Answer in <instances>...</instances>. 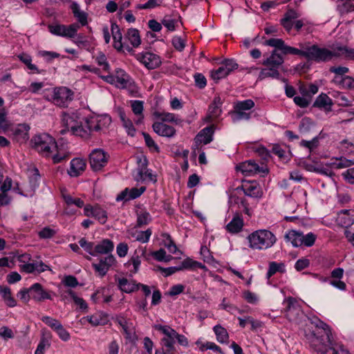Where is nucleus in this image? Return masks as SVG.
<instances>
[{"instance_id":"27","label":"nucleus","mask_w":354,"mask_h":354,"mask_svg":"<svg viewBox=\"0 0 354 354\" xmlns=\"http://www.w3.org/2000/svg\"><path fill=\"white\" fill-rule=\"evenodd\" d=\"M239 188H241L243 191L245 196L252 198L261 197L262 192L261 191V188L256 184L246 183L243 185L241 187H238V189Z\"/></svg>"},{"instance_id":"56","label":"nucleus","mask_w":354,"mask_h":354,"mask_svg":"<svg viewBox=\"0 0 354 354\" xmlns=\"http://www.w3.org/2000/svg\"><path fill=\"white\" fill-rule=\"evenodd\" d=\"M62 282L65 286L70 288H75L79 284L77 278L73 275L65 276Z\"/></svg>"},{"instance_id":"40","label":"nucleus","mask_w":354,"mask_h":354,"mask_svg":"<svg viewBox=\"0 0 354 354\" xmlns=\"http://www.w3.org/2000/svg\"><path fill=\"white\" fill-rule=\"evenodd\" d=\"M180 270H196V268H203L205 266L201 263L194 261L190 258H187L183 260L179 266Z\"/></svg>"},{"instance_id":"60","label":"nucleus","mask_w":354,"mask_h":354,"mask_svg":"<svg viewBox=\"0 0 354 354\" xmlns=\"http://www.w3.org/2000/svg\"><path fill=\"white\" fill-rule=\"evenodd\" d=\"M338 9L342 15L348 14L354 11V4L345 1L342 5L338 6Z\"/></svg>"},{"instance_id":"25","label":"nucleus","mask_w":354,"mask_h":354,"mask_svg":"<svg viewBox=\"0 0 354 354\" xmlns=\"http://www.w3.org/2000/svg\"><path fill=\"white\" fill-rule=\"evenodd\" d=\"M86 319L93 326L104 325L108 322V316L102 312H97L92 315L82 318V320Z\"/></svg>"},{"instance_id":"63","label":"nucleus","mask_w":354,"mask_h":354,"mask_svg":"<svg viewBox=\"0 0 354 354\" xmlns=\"http://www.w3.org/2000/svg\"><path fill=\"white\" fill-rule=\"evenodd\" d=\"M337 50L344 53L346 58L354 60V48H348L346 46H338Z\"/></svg>"},{"instance_id":"46","label":"nucleus","mask_w":354,"mask_h":354,"mask_svg":"<svg viewBox=\"0 0 354 354\" xmlns=\"http://www.w3.org/2000/svg\"><path fill=\"white\" fill-rule=\"evenodd\" d=\"M92 216L95 217L101 224H104L107 220L106 212L102 209L99 205L94 206Z\"/></svg>"},{"instance_id":"28","label":"nucleus","mask_w":354,"mask_h":354,"mask_svg":"<svg viewBox=\"0 0 354 354\" xmlns=\"http://www.w3.org/2000/svg\"><path fill=\"white\" fill-rule=\"evenodd\" d=\"M113 248L114 244L112 241L107 239H103L94 247L95 256L97 254H109L113 251Z\"/></svg>"},{"instance_id":"20","label":"nucleus","mask_w":354,"mask_h":354,"mask_svg":"<svg viewBox=\"0 0 354 354\" xmlns=\"http://www.w3.org/2000/svg\"><path fill=\"white\" fill-rule=\"evenodd\" d=\"M153 131L159 136L171 138L176 134V129L162 122H156L153 124Z\"/></svg>"},{"instance_id":"11","label":"nucleus","mask_w":354,"mask_h":354,"mask_svg":"<svg viewBox=\"0 0 354 354\" xmlns=\"http://www.w3.org/2000/svg\"><path fill=\"white\" fill-rule=\"evenodd\" d=\"M285 315L290 322H296L302 314L301 307L293 297H288L284 301Z\"/></svg>"},{"instance_id":"49","label":"nucleus","mask_w":354,"mask_h":354,"mask_svg":"<svg viewBox=\"0 0 354 354\" xmlns=\"http://www.w3.org/2000/svg\"><path fill=\"white\" fill-rule=\"evenodd\" d=\"M229 75L225 66L222 64L218 69L212 71L211 77L214 80H219Z\"/></svg>"},{"instance_id":"4","label":"nucleus","mask_w":354,"mask_h":354,"mask_svg":"<svg viewBox=\"0 0 354 354\" xmlns=\"http://www.w3.org/2000/svg\"><path fill=\"white\" fill-rule=\"evenodd\" d=\"M247 239L249 247L258 250L270 248L277 241L275 235L268 230H257L250 234Z\"/></svg>"},{"instance_id":"10","label":"nucleus","mask_w":354,"mask_h":354,"mask_svg":"<svg viewBox=\"0 0 354 354\" xmlns=\"http://www.w3.org/2000/svg\"><path fill=\"white\" fill-rule=\"evenodd\" d=\"M109 156L101 149H95L89 156V162L93 171L101 170L107 163Z\"/></svg>"},{"instance_id":"21","label":"nucleus","mask_w":354,"mask_h":354,"mask_svg":"<svg viewBox=\"0 0 354 354\" xmlns=\"http://www.w3.org/2000/svg\"><path fill=\"white\" fill-rule=\"evenodd\" d=\"M337 221L341 226L348 227L354 223V210L344 209L338 214Z\"/></svg>"},{"instance_id":"51","label":"nucleus","mask_w":354,"mask_h":354,"mask_svg":"<svg viewBox=\"0 0 354 354\" xmlns=\"http://www.w3.org/2000/svg\"><path fill=\"white\" fill-rule=\"evenodd\" d=\"M146 145L150 149H153L156 152H159L160 148L158 145L154 142L150 135L146 132L142 133Z\"/></svg>"},{"instance_id":"45","label":"nucleus","mask_w":354,"mask_h":354,"mask_svg":"<svg viewBox=\"0 0 354 354\" xmlns=\"http://www.w3.org/2000/svg\"><path fill=\"white\" fill-rule=\"evenodd\" d=\"M334 81L341 84L343 88L348 89L354 88V79L350 76L335 77Z\"/></svg>"},{"instance_id":"43","label":"nucleus","mask_w":354,"mask_h":354,"mask_svg":"<svg viewBox=\"0 0 354 354\" xmlns=\"http://www.w3.org/2000/svg\"><path fill=\"white\" fill-rule=\"evenodd\" d=\"M332 104L331 99L325 93H321L313 103L314 107L326 108Z\"/></svg>"},{"instance_id":"26","label":"nucleus","mask_w":354,"mask_h":354,"mask_svg":"<svg viewBox=\"0 0 354 354\" xmlns=\"http://www.w3.org/2000/svg\"><path fill=\"white\" fill-rule=\"evenodd\" d=\"M129 234L131 237L133 238L136 241L142 243H147L152 234V231L150 228L145 231H140L138 230L132 229L129 231Z\"/></svg>"},{"instance_id":"54","label":"nucleus","mask_w":354,"mask_h":354,"mask_svg":"<svg viewBox=\"0 0 354 354\" xmlns=\"http://www.w3.org/2000/svg\"><path fill=\"white\" fill-rule=\"evenodd\" d=\"M164 246L167 248L171 253L175 254L178 251L176 245L169 234H166V239L164 240Z\"/></svg>"},{"instance_id":"8","label":"nucleus","mask_w":354,"mask_h":354,"mask_svg":"<svg viewBox=\"0 0 354 354\" xmlns=\"http://www.w3.org/2000/svg\"><path fill=\"white\" fill-rule=\"evenodd\" d=\"M73 91L67 87L55 88L53 91V103L60 107H66L73 100Z\"/></svg>"},{"instance_id":"18","label":"nucleus","mask_w":354,"mask_h":354,"mask_svg":"<svg viewBox=\"0 0 354 354\" xmlns=\"http://www.w3.org/2000/svg\"><path fill=\"white\" fill-rule=\"evenodd\" d=\"M214 132V126L205 127L199 131L194 138V142L196 147L200 145H207L210 143L213 140V134Z\"/></svg>"},{"instance_id":"31","label":"nucleus","mask_w":354,"mask_h":354,"mask_svg":"<svg viewBox=\"0 0 354 354\" xmlns=\"http://www.w3.org/2000/svg\"><path fill=\"white\" fill-rule=\"evenodd\" d=\"M51 334L50 332L46 333L44 330H42V337L35 352V354H44L46 348H49L50 346V339Z\"/></svg>"},{"instance_id":"13","label":"nucleus","mask_w":354,"mask_h":354,"mask_svg":"<svg viewBox=\"0 0 354 354\" xmlns=\"http://www.w3.org/2000/svg\"><path fill=\"white\" fill-rule=\"evenodd\" d=\"M136 57L148 69H155L161 64L159 56L149 52L138 53L136 55Z\"/></svg>"},{"instance_id":"9","label":"nucleus","mask_w":354,"mask_h":354,"mask_svg":"<svg viewBox=\"0 0 354 354\" xmlns=\"http://www.w3.org/2000/svg\"><path fill=\"white\" fill-rule=\"evenodd\" d=\"M80 28L78 24H73L68 26L62 24H49L48 29L50 33L57 36H61L64 37H73Z\"/></svg>"},{"instance_id":"50","label":"nucleus","mask_w":354,"mask_h":354,"mask_svg":"<svg viewBox=\"0 0 354 354\" xmlns=\"http://www.w3.org/2000/svg\"><path fill=\"white\" fill-rule=\"evenodd\" d=\"M78 243L80 247L84 249L88 253L92 256H95L94 243L93 242H88L84 238H82Z\"/></svg>"},{"instance_id":"47","label":"nucleus","mask_w":354,"mask_h":354,"mask_svg":"<svg viewBox=\"0 0 354 354\" xmlns=\"http://www.w3.org/2000/svg\"><path fill=\"white\" fill-rule=\"evenodd\" d=\"M158 329L165 335V337L176 341L178 333L174 329L168 326H159Z\"/></svg>"},{"instance_id":"59","label":"nucleus","mask_w":354,"mask_h":354,"mask_svg":"<svg viewBox=\"0 0 354 354\" xmlns=\"http://www.w3.org/2000/svg\"><path fill=\"white\" fill-rule=\"evenodd\" d=\"M55 234L56 231L49 227H44L38 232V235L41 239H50L54 236Z\"/></svg>"},{"instance_id":"17","label":"nucleus","mask_w":354,"mask_h":354,"mask_svg":"<svg viewBox=\"0 0 354 354\" xmlns=\"http://www.w3.org/2000/svg\"><path fill=\"white\" fill-rule=\"evenodd\" d=\"M146 190L145 187L140 188L133 187L131 189L125 188L116 197L117 201H129L140 197Z\"/></svg>"},{"instance_id":"19","label":"nucleus","mask_w":354,"mask_h":354,"mask_svg":"<svg viewBox=\"0 0 354 354\" xmlns=\"http://www.w3.org/2000/svg\"><path fill=\"white\" fill-rule=\"evenodd\" d=\"M31 298L36 301L51 299L49 293L46 291L39 283H35L30 287Z\"/></svg>"},{"instance_id":"44","label":"nucleus","mask_w":354,"mask_h":354,"mask_svg":"<svg viewBox=\"0 0 354 354\" xmlns=\"http://www.w3.org/2000/svg\"><path fill=\"white\" fill-rule=\"evenodd\" d=\"M216 335V339L220 343H225L229 338L228 333L225 328L220 325H216L213 328Z\"/></svg>"},{"instance_id":"23","label":"nucleus","mask_w":354,"mask_h":354,"mask_svg":"<svg viewBox=\"0 0 354 354\" xmlns=\"http://www.w3.org/2000/svg\"><path fill=\"white\" fill-rule=\"evenodd\" d=\"M284 62V59L281 54L277 53V50H272L270 56H268L262 62L266 66H270L279 68Z\"/></svg>"},{"instance_id":"52","label":"nucleus","mask_w":354,"mask_h":354,"mask_svg":"<svg viewBox=\"0 0 354 354\" xmlns=\"http://www.w3.org/2000/svg\"><path fill=\"white\" fill-rule=\"evenodd\" d=\"M160 119L162 122H171L176 124H181L183 120L176 118L175 114L171 113H162L160 115Z\"/></svg>"},{"instance_id":"39","label":"nucleus","mask_w":354,"mask_h":354,"mask_svg":"<svg viewBox=\"0 0 354 354\" xmlns=\"http://www.w3.org/2000/svg\"><path fill=\"white\" fill-rule=\"evenodd\" d=\"M18 57L29 70L34 71V73L39 74L45 71L44 70H39L36 65L32 64V58L29 55L23 53L19 55Z\"/></svg>"},{"instance_id":"48","label":"nucleus","mask_w":354,"mask_h":354,"mask_svg":"<svg viewBox=\"0 0 354 354\" xmlns=\"http://www.w3.org/2000/svg\"><path fill=\"white\" fill-rule=\"evenodd\" d=\"M64 200L68 206L75 205L77 207H82L84 201L80 198H73L71 195H63Z\"/></svg>"},{"instance_id":"41","label":"nucleus","mask_w":354,"mask_h":354,"mask_svg":"<svg viewBox=\"0 0 354 354\" xmlns=\"http://www.w3.org/2000/svg\"><path fill=\"white\" fill-rule=\"evenodd\" d=\"M126 38L128 39L131 44L135 48L138 47L141 43L139 32L137 29H129L126 35Z\"/></svg>"},{"instance_id":"34","label":"nucleus","mask_w":354,"mask_h":354,"mask_svg":"<svg viewBox=\"0 0 354 354\" xmlns=\"http://www.w3.org/2000/svg\"><path fill=\"white\" fill-rule=\"evenodd\" d=\"M116 82L122 87L127 88V86H131V82H130L129 75L122 69H118L116 71Z\"/></svg>"},{"instance_id":"37","label":"nucleus","mask_w":354,"mask_h":354,"mask_svg":"<svg viewBox=\"0 0 354 354\" xmlns=\"http://www.w3.org/2000/svg\"><path fill=\"white\" fill-rule=\"evenodd\" d=\"M266 68H263L260 71L259 78L262 80L266 77H272L280 79L281 75L279 72V68L274 67L267 66Z\"/></svg>"},{"instance_id":"64","label":"nucleus","mask_w":354,"mask_h":354,"mask_svg":"<svg viewBox=\"0 0 354 354\" xmlns=\"http://www.w3.org/2000/svg\"><path fill=\"white\" fill-rule=\"evenodd\" d=\"M310 100V99H308L304 96H295L294 97V102L301 108L307 107L309 105Z\"/></svg>"},{"instance_id":"14","label":"nucleus","mask_w":354,"mask_h":354,"mask_svg":"<svg viewBox=\"0 0 354 354\" xmlns=\"http://www.w3.org/2000/svg\"><path fill=\"white\" fill-rule=\"evenodd\" d=\"M254 106L253 100L248 99L243 101H239L234 105V113L237 120H249L250 113H246L245 111L250 110Z\"/></svg>"},{"instance_id":"62","label":"nucleus","mask_w":354,"mask_h":354,"mask_svg":"<svg viewBox=\"0 0 354 354\" xmlns=\"http://www.w3.org/2000/svg\"><path fill=\"white\" fill-rule=\"evenodd\" d=\"M171 42L174 47L178 51H182L185 48V41L180 37H174Z\"/></svg>"},{"instance_id":"58","label":"nucleus","mask_w":354,"mask_h":354,"mask_svg":"<svg viewBox=\"0 0 354 354\" xmlns=\"http://www.w3.org/2000/svg\"><path fill=\"white\" fill-rule=\"evenodd\" d=\"M176 20L174 19H171L168 16H165L161 21V24L165 26L168 30L169 31H174L176 28Z\"/></svg>"},{"instance_id":"42","label":"nucleus","mask_w":354,"mask_h":354,"mask_svg":"<svg viewBox=\"0 0 354 354\" xmlns=\"http://www.w3.org/2000/svg\"><path fill=\"white\" fill-rule=\"evenodd\" d=\"M353 164V161L341 157L340 158H336L333 160L328 165L333 169H342L348 167Z\"/></svg>"},{"instance_id":"12","label":"nucleus","mask_w":354,"mask_h":354,"mask_svg":"<svg viewBox=\"0 0 354 354\" xmlns=\"http://www.w3.org/2000/svg\"><path fill=\"white\" fill-rule=\"evenodd\" d=\"M263 44L265 46L274 47V49L273 50H277V53L280 51L281 53L284 55H295L297 53V48L286 45L284 41L281 39L271 38L266 40L263 42Z\"/></svg>"},{"instance_id":"33","label":"nucleus","mask_w":354,"mask_h":354,"mask_svg":"<svg viewBox=\"0 0 354 354\" xmlns=\"http://www.w3.org/2000/svg\"><path fill=\"white\" fill-rule=\"evenodd\" d=\"M0 294L1 295L6 304L9 307H15L17 301L11 295L10 288L8 286H0Z\"/></svg>"},{"instance_id":"38","label":"nucleus","mask_w":354,"mask_h":354,"mask_svg":"<svg viewBox=\"0 0 354 354\" xmlns=\"http://www.w3.org/2000/svg\"><path fill=\"white\" fill-rule=\"evenodd\" d=\"M151 221V216L147 211L141 209L137 212L136 227H141L149 224Z\"/></svg>"},{"instance_id":"3","label":"nucleus","mask_w":354,"mask_h":354,"mask_svg":"<svg viewBox=\"0 0 354 354\" xmlns=\"http://www.w3.org/2000/svg\"><path fill=\"white\" fill-rule=\"evenodd\" d=\"M300 49L297 48L296 55H299L306 58L308 60H313L316 62H328L333 57H338L344 55L341 51L337 50V48H334V50H330L326 48H320L316 44H299Z\"/></svg>"},{"instance_id":"29","label":"nucleus","mask_w":354,"mask_h":354,"mask_svg":"<svg viewBox=\"0 0 354 354\" xmlns=\"http://www.w3.org/2000/svg\"><path fill=\"white\" fill-rule=\"evenodd\" d=\"M222 104L221 99L219 96L214 98L212 103L209 106L208 119L217 118L221 113V105Z\"/></svg>"},{"instance_id":"53","label":"nucleus","mask_w":354,"mask_h":354,"mask_svg":"<svg viewBox=\"0 0 354 354\" xmlns=\"http://www.w3.org/2000/svg\"><path fill=\"white\" fill-rule=\"evenodd\" d=\"M41 319L53 330H55L61 324V322L59 320L49 316H44Z\"/></svg>"},{"instance_id":"2","label":"nucleus","mask_w":354,"mask_h":354,"mask_svg":"<svg viewBox=\"0 0 354 354\" xmlns=\"http://www.w3.org/2000/svg\"><path fill=\"white\" fill-rule=\"evenodd\" d=\"M77 112H64L62 116V122L64 128L60 133L64 135L71 131L72 135L82 138H88L93 131H99L102 129V119L95 117L86 118L82 122Z\"/></svg>"},{"instance_id":"6","label":"nucleus","mask_w":354,"mask_h":354,"mask_svg":"<svg viewBox=\"0 0 354 354\" xmlns=\"http://www.w3.org/2000/svg\"><path fill=\"white\" fill-rule=\"evenodd\" d=\"M317 236L313 233L309 232L304 235L302 232L296 230H289L285 234V239L290 241L294 247H311L314 245Z\"/></svg>"},{"instance_id":"55","label":"nucleus","mask_w":354,"mask_h":354,"mask_svg":"<svg viewBox=\"0 0 354 354\" xmlns=\"http://www.w3.org/2000/svg\"><path fill=\"white\" fill-rule=\"evenodd\" d=\"M55 331L62 341L67 342L70 339V333L64 328L62 324L55 330Z\"/></svg>"},{"instance_id":"35","label":"nucleus","mask_w":354,"mask_h":354,"mask_svg":"<svg viewBox=\"0 0 354 354\" xmlns=\"http://www.w3.org/2000/svg\"><path fill=\"white\" fill-rule=\"evenodd\" d=\"M71 9L73 10L74 17L77 18V19L81 24V25H86L87 14L85 12L80 10L79 5L76 3H73V4L71 5Z\"/></svg>"},{"instance_id":"22","label":"nucleus","mask_w":354,"mask_h":354,"mask_svg":"<svg viewBox=\"0 0 354 354\" xmlns=\"http://www.w3.org/2000/svg\"><path fill=\"white\" fill-rule=\"evenodd\" d=\"M243 220L239 213H236L231 221L226 225V230L231 234H237L242 231Z\"/></svg>"},{"instance_id":"61","label":"nucleus","mask_w":354,"mask_h":354,"mask_svg":"<svg viewBox=\"0 0 354 354\" xmlns=\"http://www.w3.org/2000/svg\"><path fill=\"white\" fill-rule=\"evenodd\" d=\"M195 84L199 88H203L207 84L205 77L201 73H196L194 76Z\"/></svg>"},{"instance_id":"16","label":"nucleus","mask_w":354,"mask_h":354,"mask_svg":"<svg viewBox=\"0 0 354 354\" xmlns=\"http://www.w3.org/2000/svg\"><path fill=\"white\" fill-rule=\"evenodd\" d=\"M115 261V257L112 254H109L104 258H101L99 263H92V266L95 271L98 273L99 276L103 277L106 275L109 268Z\"/></svg>"},{"instance_id":"15","label":"nucleus","mask_w":354,"mask_h":354,"mask_svg":"<svg viewBox=\"0 0 354 354\" xmlns=\"http://www.w3.org/2000/svg\"><path fill=\"white\" fill-rule=\"evenodd\" d=\"M30 126L26 123L18 124L11 129L13 139L19 143H25L29 139Z\"/></svg>"},{"instance_id":"57","label":"nucleus","mask_w":354,"mask_h":354,"mask_svg":"<svg viewBox=\"0 0 354 354\" xmlns=\"http://www.w3.org/2000/svg\"><path fill=\"white\" fill-rule=\"evenodd\" d=\"M131 109L135 115H142L143 111V102L140 100L132 101Z\"/></svg>"},{"instance_id":"7","label":"nucleus","mask_w":354,"mask_h":354,"mask_svg":"<svg viewBox=\"0 0 354 354\" xmlns=\"http://www.w3.org/2000/svg\"><path fill=\"white\" fill-rule=\"evenodd\" d=\"M236 169L245 176H250L257 174H261L262 176H264L268 173V170L266 167L259 166L252 160L240 163L236 167Z\"/></svg>"},{"instance_id":"36","label":"nucleus","mask_w":354,"mask_h":354,"mask_svg":"<svg viewBox=\"0 0 354 354\" xmlns=\"http://www.w3.org/2000/svg\"><path fill=\"white\" fill-rule=\"evenodd\" d=\"M285 265L283 263H277L275 261H271L269 263V268L266 274L267 279H270L272 276L276 274L277 272L283 273L285 272Z\"/></svg>"},{"instance_id":"5","label":"nucleus","mask_w":354,"mask_h":354,"mask_svg":"<svg viewBox=\"0 0 354 354\" xmlns=\"http://www.w3.org/2000/svg\"><path fill=\"white\" fill-rule=\"evenodd\" d=\"M32 147L41 156L49 158L57 148L55 140L47 133L36 135L31 139Z\"/></svg>"},{"instance_id":"32","label":"nucleus","mask_w":354,"mask_h":354,"mask_svg":"<svg viewBox=\"0 0 354 354\" xmlns=\"http://www.w3.org/2000/svg\"><path fill=\"white\" fill-rule=\"evenodd\" d=\"M118 287L122 291L130 293L137 290L139 288V285L134 281H129L126 278H122L118 280Z\"/></svg>"},{"instance_id":"24","label":"nucleus","mask_w":354,"mask_h":354,"mask_svg":"<svg viewBox=\"0 0 354 354\" xmlns=\"http://www.w3.org/2000/svg\"><path fill=\"white\" fill-rule=\"evenodd\" d=\"M86 167V163L84 160L81 158H73L71 161L70 169L68 171V174L72 177L78 176Z\"/></svg>"},{"instance_id":"30","label":"nucleus","mask_w":354,"mask_h":354,"mask_svg":"<svg viewBox=\"0 0 354 354\" xmlns=\"http://www.w3.org/2000/svg\"><path fill=\"white\" fill-rule=\"evenodd\" d=\"M147 160L146 158H145L144 163L142 164V165L145 167L139 169L138 171V176H136V179L138 181L145 180L148 179L155 183L157 180L156 176L152 174V173L147 169Z\"/></svg>"},{"instance_id":"1","label":"nucleus","mask_w":354,"mask_h":354,"mask_svg":"<svg viewBox=\"0 0 354 354\" xmlns=\"http://www.w3.org/2000/svg\"><path fill=\"white\" fill-rule=\"evenodd\" d=\"M313 326L305 330V337L310 346L321 354H350L349 351L340 346L339 351L332 346L330 327L318 318L310 322Z\"/></svg>"}]
</instances>
